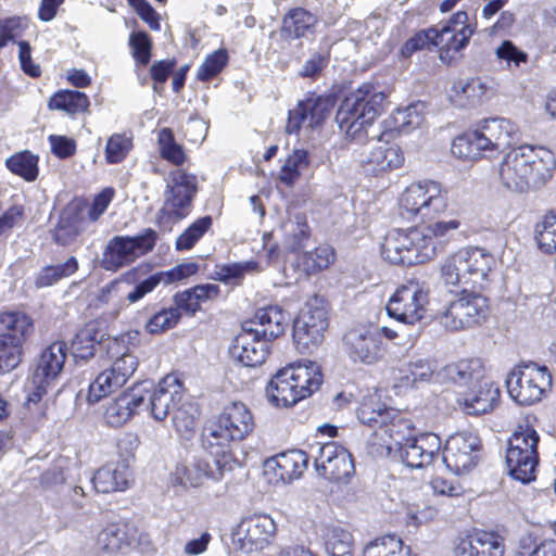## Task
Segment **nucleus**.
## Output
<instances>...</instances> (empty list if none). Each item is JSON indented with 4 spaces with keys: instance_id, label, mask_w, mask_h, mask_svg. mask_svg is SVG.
<instances>
[{
    "instance_id": "nucleus-30",
    "label": "nucleus",
    "mask_w": 556,
    "mask_h": 556,
    "mask_svg": "<svg viewBox=\"0 0 556 556\" xmlns=\"http://www.w3.org/2000/svg\"><path fill=\"white\" fill-rule=\"evenodd\" d=\"M138 543L137 529L126 522H112L103 528L97 538V545L109 553L127 552Z\"/></svg>"
},
{
    "instance_id": "nucleus-59",
    "label": "nucleus",
    "mask_w": 556,
    "mask_h": 556,
    "mask_svg": "<svg viewBox=\"0 0 556 556\" xmlns=\"http://www.w3.org/2000/svg\"><path fill=\"white\" fill-rule=\"evenodd\" d=\"M454 89L457 94L463 96L475 105L479 103L486 92V87L478 77L468 78L466 80H458L454 84Z\"/></svg>"
},
{
    "instance_id": "nucleus-16",
    "label": "nucleus",
    "mask_w": 556,
    "mask_h": 556,
    "mask_svg": "<svg viewBox=\"0 0 556 556\" xmlns=\"http://www.w3.org/2000/svg\"><path fill=\"white\" fill-rule=\"evenodd\" d=\"M66 350L64 341H55L41 352L28 387L30 391L27 402H39L47 393V387L60 377L65 365Z\"/></svg>"
},
{
    "instance_id": "nucleus-35",
    "label": "nucleus",
    "mask_w": 556,
    "mask_h": 556,
    "mask_svg": "<svg viewBox=\"0 0 556 556\" xmlns=\"http://www.w3.org/2000/svg\"><path fill=\"white\" fill-rule=\"evenodd\" d=\"M317 17L305 9L290 10L282 21L281 35L287 39H299L314 33Z\"/></svg>"
},
{
    "instance_id": "nucleus-4",
    "label": "nucleus",
    "mask_w": 556,
    "mask_h": 556,
    "mask_svg": "<svg viewBox=\"0 0 556 556\" xmlns=\"http://www.w3.org/2000/svg\"><path fill=\"white\" fill-rule=\"evenodd\" d=\"M254 429V419L242 402H231L204 428L202 445L211 456H223L230 462V446L244 440Z\"/></svg>"
},
{
    "instance_id": "nucleus-12",
    "label": "nucleus",
    "mask_w": 556,
    "mask_h": 556,
    "mask_svg": "<svg viewBox=\"0 0 556 556\" xmlns=\"http://www.w3.org/2000/svg\"><path fill=\"white\" fill-rule=\"evenodd\" d=\"M551 383L552 376L547 368L532 362L516 366L506 378L509 396L520 405H531L541 401Z\"/></svg>"
},
{
    "instance_id": "nucleus-46",
    "label": "nucleus",
    "mask_w": 556,
    "mask_h": 556,
    "mask_svg": "<svg viewBox=\"0 0 556 556\" xmlns=\"http://www.w3.org/2000/svg\"><path fill=\"white\" fill-rule=\"evenodd\" d=\"M198 408L192 403L180 404L173 414V424L181 438L190 440L197 430Z\"/></svg>"
},
{
    "instance_id": "nucleus-21",
    "label": "nucleus",
    "mask_w": 556,
    "mask_h": 556,
    "mask_svg": "<svg viewBox=\"0 0 556 556\" xmlns=\"http://www.w3.org/2000/svg\"><path fill=\"white\" fill-rule=\"evenodd\" d=\"M276 531L274 520L266 515L251 516L241 520L232 532V543L244 554L262 551Z\"/></svg>"
},
{
    "instance_id": "nucleus-63",
    "label": "nucleus",
    "mask_w": 556,
    "mask_h": 556,
    "mask_svg": "<svg viewBox=\"0 0 556 556\" xmlns=\"http://www.w3.org/2000/svg\"><path fill=\"white\" fill-rule=\"evenodd\" d=\"M140 444L139 437L134 432L123 433L116 441L119 464H128L135 458V453Z\"/></svg>"
},
{
    "instance_id": "nucleus-56",
    "label": "nucleus",
    "mask_w": 556,
    "mask_h": 556,
    "mask_svg": "<svg viewBox=\"0 0 556 556\" xmlns=\"http://www.w3.org/2000/svg\"><path fill=\"white\" fill-rule=\"evenodd\" d=\"M228 53L225 49H219L210 54L198 70L197 78L206 81L216 76L227 64Z\"/></svg>"
},
{
    "instance_id": "nucleus-8",
    "label": "nucleus",
    "mask_w": 556,
    "mask_h": 556,
    "mask_svg": "<svg viewBox=\"0 0 556 556\" xmlns=\"http://www.w3.org/2000/svg\"><path fill=\"white\" fill-rule=\"evenodd\" d=\"M400 215L413 223H426L447 208V191L434 180L409 185L400 198Z\"/></svg>"
},
{
    "instance_id": "nucleus-2",
    "label": "nucleus",
    "mask_w": 556,
    "mask_h": 556,
    "mask_svg": "<svg viewBox=\"0 0 556 556\" xmlns=\"http://www.w3.org/2000/svg\"><path fill=\"white\" fill-rule=\"evenodd\" d=\"M457 219L438 220L424 228L391 230L381 245L384 260L395 265L412 266L433 258L459 228Z\"/></svg>"
},
{
    "instance_id": "nucleus-34",
    "label": "nucleus",
    "mask_w": 556,
    "mask_h": 556,
    "mask_svg": "<svg viewBox=\"0 0 556 556\" xmlns=\"http://www.w3.org/2000/svg\"><path fill=\"white\" fill-rule=\"evenodd\" d=\"M311 453L301 450H290L275 456L270 462L275 464V475L283 482L299 479L306 469Z\"/></svg>"
},
{
    "instance_id": "nucleus-31",
    "label": "nucleus",
    "mask_w": 556,
    "mask_h": 556,
    "mask_svg": "<svg viewBox=\"0 0 556 556\" xmlns=\"http://www.w3.org/2000/svg\"><path fill=\"white\" fill-rule=\"evenodd\" d=\"M130 477L128 464L111 462L94 472L91 482L99 493L122 492L128 489Z\"/></svg>"
},
{
    "instance_id": "nucleus-18",
    "label": "nucleus",
    "mask_w": 556,
    "mask_h": 556,
    "mask_svg": "<svg viewBox=\"0 0 556 556\" xmlns=\"http://www.w3.org/2000/svg\"><path fill=\"white\" fill-rule=\"evenodd\" d=\"M139 384H144L147 391L143 408L150 409L155 420L162 421L170 413L174 414L182 400V384L173 375L164 377L153 390H151L153 383L150 381H142Z\"/></svg>"
},
{
    "instance_id": "nucleus-17",
    "label": "nucleus",
    "mask_w": 556,
    "mask_h": 556,
    "mask_svg": "<svg viewBox=\"0 0 556 556\" xmlns=\"http://www.w3.org/2000/svg\"><path fill=\"white\" fill-rule=\"evenodd\" d=\"M311 457L317 473L328 480L342 481L354 472L352 455L337 442L312 445Z\"/></svg>"
},
{
    "instance_id": "nucleus-23",
    "label": "nucleus",
    "mask_w": 556,
    "mask_h": 556,
    "mask_svg": "<svg viewBox=\"0 0 556 556\" xmlns=\"http://www.w3.org/2000/svg\"><path fill=\"white\" fill-rule=\"evenodd\" d=\"M213 466L210 459L192 456L178 464L172 476L174 484L187 486H199L204 479L210 478L215 481L223 478L226 466L229 462L223 460V456H213Z\"/></svg>"
},
{
    "instance_id": "nucleus-62",
    "label": "nucleus",
    "mask_w": 556,
    "mask_h": 556,
    "mask_svg": "<svg viewBox=\"0 0 556 556\" xmlns=\"http://www.w3.org/2000/svg\"><path fill=\"white\" fill-rule=\"evenodd\" d=\"M432 33V27L416 33L414 36H412L409 39L405 41V43L401 48V55L403 58H409L414 52L433 46Z\"/></svg>"
},
{
    "instance_id": "nucleus-32",
    "label": "nucleus",
    "mask_w": 556,
    "mask_h": 556,
    "mask_svg": "<svg viewBox=\"0 0 556 556\" xmlns=\"http://www.w3.org/2000/svg\"><path fill=\"white\" fill-rule=\"evenodd\" d=\"M289 321V314L280 306L268 305L258 308L254 318L245 323H253V328H258L261 336L270 341L285 333Z\"/></svg>"
},
{
    "instance_id": "nucleus-13",
    "label": "nucleus",
    "mask_w": 556,
    "mask_h": 556,
    "mask_svg": "<svg viewBox=\"0 0 556 556\" xmlns=\"http://www.w3.org/2000/svg\"><path fill=\"white\" fill-rule=\"evenodd\" d=\"M157 232L146 228L137 236H114L106 244L102 255V266L106 270H117L151 252L157 241Z\"/></svg>"
},
{
    "instance_id": "nucleus-14",
    "label": "nucleus",
    "mask_w": 556,
    "mask_h": 556,
    "mask_svg": "<svg viewBox=\"0 0 556 556\" xmlns=\"http://www.w3.org/2000/svg\"><path fill=\"white\" fill-rule=\"evenodd\" d=\"M428 304V291L418 281H407L391 295L386 306L389 317L403 325L420 321Z\"/></svg>"
},
{
    "instance_id": "nucleus-25",
    "label": "nucleus",
    "mask_w": 556,
    "mask_h": 556,
    "mask_svg": "<svg viewBox=\"0 0 556 556\" xmlns=\"http://www.w3.org/2000/svg\"><path fill=\"white\" fill-rule=\"evenodd\" d=\"M441 439L432 432L421 433L408 439L396 451L399 459L408 468H422L439 456Z\"/></svg>"
},
{
    "instance_id": "nucleus-19",
    "label": "nucleus",
    "mask_w": 556,
    "mask_h": 556,
    "mask_svg": "<svg viewBox=\"0 0 556 556\" xmlns=\"http://www.w3.org/2000/svg\"><path fill=\"white\" fill-rule=\"evenodd\" d=\"M433 46L440 49V58L444 60L451 52H459L469 42L475 28L468 24V14L458 11L451 18L440 24V27H432Z\"/></svg>"
},
{
    "instance_id": "nucleus-6",
    "label": "nucleus",
    "mask_w": 556,
    "mask_h": 556,
    "mask_svg": "<svg viewBox=\"0 0 556 556\" xmlns=\"http://www.w3.org/2000/svg\"><path fill=\"white\" fill-rule=\"evenodd\" d=\"M519 129L504 117L482 121L473 130L456 137L452 143L453 155L463 160H476L484 152L501 151L518 140Z\"/></svg>"
},
{
    "instance_id": "nucleus-5",
    "label": "nucleus",
    "mask_w": 556,
    "mask_h": 556,
    "mask_svg": "<svg viewBox=\"0 0 556 556\" xmlns=\"http://www.w3.org/2000/svg\"><path fill=\"white\" fill-rule=\"evenodd\" d=\"M386 96L376 91L371 84H363L357 90L346 96L336 114V122L341 131L352 141L362 143L368 137V127L382 110Z\"/></svg>"
},
{
    "instance_id": "nucleus-33",
    "label": "nucleus",
    "mask_w": 556,
    "mask_h": 556,
    "mask_svg": "<svg viewBox=\"0 0 556 556\" xmlns=\"http://www.w3.org/2000/svg\"><path fill=\"white\" fill-rule=\"evenodd\" d=\"M34 331L30 316L21 311H9L0 314V337L11 341L23 350L27 338Z\"/></svg>"
},
{
    "instance_id": "nucleus-53",
    "label": "nucleus",
    "mask_w": 556,
    "mask_h": 556,
    "mask_svg": "<svg viewBox=\"0 0 556 556\" xmlns=\"http://www.w3.org/2000/svg\"><path fill=\"white\" fill-rule=\"evenodd\" d=\"M132 148L129 137L123 134L112 135L105 146V161L109 164L121 163Z\"/></svg>"
},
{
    "instance_id": "nucleus-15",
    "label": "nucleus",
    "mask_w": 556,
    "mask_h": 556,
    "mask_svg": "<svg viewBox=\"0 0 556 556\" xmlns=\"http://www.w3.org/2000/svg\"><path fill=\"white\" fill-rule=\"evenodd\" d=\"M327 328L328 317L325 306L317 298L308 301L293 321L292 337L296 349L302 354L316 349L321 343Z\"/></svg>"
},
{
    "instance_id": "nucleus-36",
    "label": "nucleus",
    "mask_w": 556,
    "mask_h": 556,
    "mask_svg": "<svg viewBox=\"0 0 556 556\" xmlns=\"http://www.w3.org/2000/svg\"><path fill=\"white\" fill-rule=\"evenodd\" d=\"M446 377L458 386H475L483 378V366L480 359H462L445 367Z\"/></svg>"
},
{
    "instance_id": "nucleus-20",
    "label": "nucleus",
    "mask_w": 556,
    "mask_h": 556,
    "mask_svg": "<svg viewBox=\"0 0 556 556\" xmlns=\"http://www.w3.org/2000/svg\"><path fill=\"white\" fill-rule=\"evenodd\" d=\"M479 447L480 440L476 434L467 431L455 433L446 440L442 460L455 475L467 473L477 464Z\"/></svg>"
},
{
    "instance_id": "nucleus-47",
    "label": "nucleus",
    "mask_w": 556,
    "mask_h": 556,
    "mask_svg": "<svg viewBox=\"0 0 556 556\" xmlns=\"http://www.w3.org/2000/svg\"><path fill=\"white\" fill-rule=\"evenodd\" d=\"M213 225V218L210 215L195 219L176 240V249L178 251H187L210 230Z\"/></svg>"
},
{
    "instance_id": "nucleus-60",
    "label": "nucleus",
    "mask_w": 556,
    "mask_h": 556,
    "mask_svg": "<svg viewBox=\"0 0 556 556\" xmlns=\"http://www.w3.org/2000/svg\"><path fill=\"white\" fill-rule=\"evenodd\" d=\"M260 264L255 261L232 263L220 268L218 273L219 280L231 283L240 280L245 274L260 271Z\"/></svg>"
},
{
    "instance_id": "nucleus-40",
    "label": "nucleus",
    "mask_w": 556,
    "mask_h": 556,
    "mask_svg": "<svg viewBox=\"0 0 556 556\" xmlns=\"http://www.w3.org/2000/svg\"><path fill=\"white\" fill-rule=\"evenodd\" d=\"M48 106L67 114H77L88 109L89 99L86 93L78 90H60L50 98Z\"/></svg>"
},
{
    "instance_id": "nucleus-42",
    "label": "nucleus",
    "mask_w": 556,
    "mask_h": 556,
    "mask_svg": "<svg viewBox=\"0 0 556 556\" xmlns=\"http://www.w3.org/2000/svg\"><path fill=\"white\" fill-rule=\"evenodd\" d=\"M38 156L28 150L16 152L5 161L8 169L26 181H34L38 177Z\"/></svg>"
},
{
    "instance_id": "nucleus-57",
    "label": "nucleus",
    "mask_w": 556,
    "mask_h": 556,
    "mask_svg": "<svg viewBox=\"0 0 556 556\" xmlns=\"http://www.w3.org/2000/svg\"><path fill=\"white\" fill-rule=\"evenodd\" d=\"M23 350L0 337V375L14 370L22 362Z\"/></svg>"
},
{
    "instance_id": "nucleus-64",
    "label": "nucleus",
    "mask_w": 556,
    "mask_h": 556,
    "mask_svg": "<svg viewBox=\"0 0 556 556\" xmlns=\"http://www.w3.org/2000/svg\"><path fill=\"white\" fill-rule=\"evenodd\" d=\"M479 556H503L504 543L501 535L495 532H483Z\"/></svg>"
},
{
    "instance_id": "nucleus-26",
    "label": "nucleus",
    "mask_w": 556,
    "mask_h": 556,
    "mask_svg": "<svg viewBox=\"0 0 556 556\" xmlns=\"http://www.w3.org/2000/svg\"><path fill=\"white\" fill-rule=\"evenodd\" d=\"M144 384H135L113 400L104 410V420L111 427H121L138 414L146 404Z\"/></svg>"
},
{
    "instance_id": "nucleus-38",
    "label": "nucleus",
    "mask_w": 556,
    "mask_h": 556,
    "mask_svg": "<svg viewBox=\"0 0 556 556\" xmlns=\"http://www.w3.org/2000/svg\"><path fill=\"white\" fill-rule=\"evenodd\" d=\"M500 391L488 382L480 383L477 392H470L464 399V410L468 415H481L491 412L498 401Z\"/></svg>"
},
{
    "instance_id": "nucleus-7",
    "label": "nucleus",
    "mask_w": 556,
    "mask_h": 556,
    "mask_svg": "<svg viewBox=\"0 0 556 556\" xmlns=\"http://www.w3.org/2000/svg\"><path fill=\"white\" fill-rule=\"evenodd\" d=\"M323 376L316 363L285 367L270 379L266 394L277 407H290L317 391Z\"/></svg>"
},
{
    "instance_id": "nucleus-43",
    "label": "nucleus",
    "mask_w": 556,
    "mask_h": 556,
    "mask_svg": "<svg viewBox=\"0 0 556 556\" xmlns=\"http://www.w3.org/2000/svg\"><path fill=\"white\" fill-rule=\"evenodd\" d=\"M325 546L330 556H353L352 533L339 526L329 527L325 534Z\"/></svg>"
},
{
    "instance_id": "nucleus-41",
    "label": "nucleus",
    "mask_w": 556,
    "mask_h": 556,
    "mask_svg": "<svg viewBox=\"0 0 556 556\" xmlns=\"http://www.w3.org/2000/svg\"><path fill=\"white\" fill-rule=\"evenodd\" d=\"M78 269V261L75 256L68 257L64 263L58 265H48L41 268L35 279L37 288L53 286L60 280L75 274Z\"/></svg>"
},
{
    "instance_id": "nucleus-49",
    "label": "nucleus",
    "mask_w": 556,
    "mask_h": 556,
    "mask_svg": "<svg viewBox=\"0 0 556 556\" xmlns=\"http://www.w3.org/2000/svg\"><path fill=\"white\" fill-rule=\"evenodd\" d=\"M392 414H394V408L387 407L384 404L363 403L357 412V417L362 424L375 431L380 429Z\"/></svg>"
},
{
    "instance_id": "nucleus-27",
    "label": "nucleus",
    "mask_w": 556,
    "mask_h": 556,
    "mask_svg": "<svg viewBox=\"0 0 556 556\" xmlns=\"http://www.w3.org/2000/svg\"><path fill=\"white\" fill-rule=\"evenodd\" d=\"M403 162L404 156L397 146L380 141L364 151L359 160L363 172L369 176L399 168Z\"/></svg>"
},
{
    "instance_id": "nucleus-28",
    "label": "nucleus",
    "mask_w": 556,
    "mask_h": 556,
    "mask_svg": "<svg viewBox=\"0 0 556 556\" xmlns=\"http://www.w3.org/2000/svg\"><path fill=\"white\" fill-rule=\"evenodd\" d=\"M380 429L372 432V443L386 448L389 454L396 451L408 439H413V424L409 419L404 418L397 410L389 415Z\"/></svg>"
},
{
    "instance_id": "nucleus-61",
    "label": "nucleus",
    "mask_w": 556,
    "mask_h": 556,
    "mask_svg": "<svg viewBox=\"0 0 556 556\" xmlns=\"http://www.w3.org/2000/svg\"><path fill=\"white\" fill-rule=\"evenodd\" d=\"M495 53L500 60L506 62L508 68H517L528 62V54L510 40H504L501 46L496 48Z\"/></svg>"
},
{
    "instance_id": "nucleus-24",
    "label": "nucleus",
    "mask_w": 556,
    "mask_h": 556,
    "mask_svg": "<svg viewBox=\"0 0 556 556\" xmlns=\"http://www.w3.org/2000/svg\"><path fill=\"white\" fill-rule=\"evenodd\" d=\"M268 340L261 336L253 323H243L241 332L235 338L229 353L231 357L245 367L263 364L268 354Z\"/></svg>"
},
{
    "instance_id": "nucleus-37",
    "label": "nucleus",
    "mask_w": 556,
    "mask_h": 556,
    "mask_svg": "<svg viewBox=\"0 0 556 556\" xmlns=\"http://www.w3.org/2000/svg\"><path fill=\"white\" fill-rule=\"evenodd\" d=\"M103 333L99 330L97 324H87L79 329L72 340V353L75 359L87 361L94 356V348L101 344Z\"/></svg>"
},
{
    "instance_id": "nucleus-39",
    "label": "nucleus",
    "mask_w": 556,
    "mask_h": 556,
    "mask_svg": "<svg viewBox=\"0 0 556 556\" xmlns=\"http://www.w3.org/2000/svg\"><path fill=\"white\" fill-rule=\"evenodd\" d=\"M285 235L283 245L293 253L301 252L307 245L309 239V228L303 216L298 215L295 219H288L282 225Z\"/></svg>"
},
{
    "instance_id": "nucleus-44",
    "label": "nucleus",
    "mask_w": 556,
    "mask_h": 556,
    "mask_svg": "<svg viewBox=\"0 0 556 556\" xmlns=\"http://www.w3.org/2000/svg\"><path fill=\"white\" fill-rule=\"evenodd\" d=\"M427 104L418 101L404 109H397L394 114V123L399 132L409 134L418 128L425 119Z\"/></svg>"
},
{
    "instance_id": "nucleus-55",
    "label": "nucleus",
    "mask_w": 556,
    "mask_h": 556,
    "mask_svg": "<svg viewBox=\"0 0 556 556\" xmlns=\"http://www.w3.org/2000/svg\"><path fill=\"white\" fill-rule=\"evenodd\" d=\"M303 264L307 271L327 268L334 261V252L329 245L317 247L303 254Z\"/></svg>"
},
{
    "instance_id": "nucleus-22",
    "label": "nucleus",
    "mask_w": 556,
    "mask_h": 556,
    "mask_svg": "<svg viewBox=\"0 0 556 556\" xmlns=\"http://www.w3.org/2000/svg\"><path fill=\"white\" fill-rule=\"evenodd\" d=\"M345 352L354 362L374 364L386 351L377 327H359L348 331L343 337Z\"/></svg>"
},
{
    "instance_id": "nucleus-11",
    "label": "nucleus",
    "mask_w": 556,
    "mask_h": 556,
    "mask_svg": "<svg viewBox=\"0 0 556 556\" xmlns=\"http://www.w3.org/2000/svg\"><path fill=\"white\" fill-rule=\"evenodd\" d=\"M197 190L194 175L180 169L172 172L166 180L164 202L156 214V224L161 226L187 217L192 211Z\"/></svg>"
},
{
    "instance_id": "nucleus-45",
    "label": "nucleus",
    "mask_w": 556,
    "mask_h": 556,
    "mask_svg": "<svg viewBox=\"0 0 556 556\" xmlns=\"http://www.w3.org/2000/svg\"><path fill=\"white\" fill-rule=\"evenodd\" d=\"M308 164V152L303 149L294 150L283 162L278 176L279 180L286 186H292Z\"/></svg>"
},
{
    "instance_id": "nucleus-54",
    "label": "nucleus",
    "mask_w": 556,
    "mask_h": 556,
    "mask_svg": "<svg viewBox=\"0 0 556 556\" xmlns=\"http://www.w3.org/2000/svg\"><path fill=\"white\" fill-rule=\"evenodd\" d=\"M129 47L137 64L146 66L150 62L152 42L146 31H132L129 36Z\"/></svg>"
},
{
    "instance_id": "nucleus-58",
    "label": "nucleus",
    "mask_w": 556,
    "mask_h": 556,
    "mask_svg": "<svg viewBox=\"0 0 556 556\" xmlns=\"http://www.w3.org/2000/svg\"><path fill=\"white\" fill-rule=\"evenodd\" d=\"M308 116V127L314 128L324 123L330 113L329 100L317 97L303 100Z\"/></svg>"
},
{
    "instance_id": "nucleus-9",
    "label": "nucleus",
    "mask_w": 556,
    "mask_h": 556,
    "mask_svg": "<svg viewBox=\"0 0 556 556\" xmlns=\"http://www.w3.org/2000/svg\"><path fill=\"white\" fill-rule=\"evenodd\" d=\"M106 350L110 357H116L112 366L101 371L89 384L87 401L97 403L122 388L138 367V358L126 351V338L109 339Z\"/></svg>"
},
{
    "instance_id": "nucleus-10",
    "label": "nucleus",
    "mask_w": 556,
    "mask_h": 556,
    "mask_svg": "<svg viewBox=\"0 0 556 556\" xmlns=\"http://www.w3.org/2000/svg\"><path fill=\"white\" fill-rule=\"evenodd\" d=\"M540 435L530 426L519 427L508 440L506 465L509 476L523 484L535 479Z\"/></svg>"
},
{
    "instance_id": "nucleus-50",
    "label": "nucleus",
    "mask_w": 556,
    "mask_h": 556,
    "mask_svg": "<svg viewBox=\"0 0 556 556\" xmlns=\"http://www.w3.org/2000/svg\"><path fill=\"white\" fill-rule=\"evenodd\" d=\"M435 365L428 358H413L408 363L407 374L405 375V383L418 387V383L429 382L434 374Z\"/></svg>"
},
{
    "instance_id": "nucleus-52",
    "label": "nucleus",
    "mask_w": 556,
    "mask_h": 556,
    "mask_svg": "<svg viewBox=\"0 0 556 556\" xmlns=\"http://www.w3.org/2000/svg\"><path fill=\"white\" fill-rule=\"evenodd\" d=\"M535 240L545 253L556 252V212H551L541 226H538Z\"/></svg>"
},
{
    "instance_id": "nucleus-51",
    "label": "nucleus",
    "mask_w": 556,
    "mask_h": 556,
    "mask_svg": "<svg viewBox=\"0 0 556 556\" xmlns=\"http://www.w3.org/2000/svg\"><path fill=\"white\" fill-rule=\"evenodd\" d=\"M181 314L173 306L162 308L154 313L146 324V330L149 333L155 334L168 330L177 325Z\"/></svg>"
},
{
    "instance_id": "nucleus-1",
    "label": "nucleus",
    "mask_w": 556,
    "mask_h": 556,
    "mask_svg": "<svg viewBox=\"0 0 556 556\" xmlns=\"http://www.w3.org/2000/svg\"><path fill=\"white\" fill-rule=\"evenodd\" d=\"M494 256L480 248L462 249L447 257L441 266V278L450 292L459 293L437 319L446 330L458 331L485 320L488 299L473 289H484L495 266Z\"/></svg>"
},
{
    "instance_id": "nucleus-29",
    "label": "nucleus",
    "mask_w": 556,
    "mask_h": 556,
    "mask_svg": "<svg viewBox=\"0 0 556 556\" xmlns=\"http://www.w3.org/2000/svg\"><path fill=\"white\" fill-rule=\"evenodd\" d=\"M380 429L372 432V443L386 448L389 454L396 451L408 439H413V424L409 419L404 418L397 410L389 415Z\"/></svg>"
},
{
    "instance_id": "nucleus-3",
    "label": "nucleus",
    "mask_w": 556,
    "mask_h": 556,
    "mask_svg": "<svg viewBox=\"0 0 556 556\" xmlns=\"http://www.w3.org/2000/svg\"><path fill=\"white\" fill-rule=\"evenodd\" d=\"M556 167L554 153L541 146L522 144L511 149L498 166L502 185L513 192L544 186Z\"/></svg>"
},
{
    "instance_id": "nucleus-48",
    "label": "nucleus",
    "mask_w": 556,
    "mask_h": 556,
    "mask_svg": "<svg viewBox=\"0 0 556 556\" xmlns=\"http://www.w3.org/2000/svg\"><path fill=\"white\" fill-rule=\"evenodd\" d=\"M157 141L160 154L164 160L177 166L185 162V151L182 147L176 142L172 129H161Z\"/></svg>"
}]
</instances>
